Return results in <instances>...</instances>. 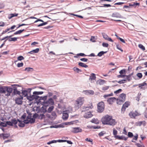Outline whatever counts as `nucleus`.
Masks as SVG:
<instances>
[{
    "label": "nucleus",
    "mask_w": 147,
    "mask_h": 147,
    "mask_svg": "<svg viewBox=\"0 0 147 147\" xmlns=\"http://www.w3.org/2000/svg\"><path fill=\"white\" fill-rule=\"evenodd\" d=\"M102 123L104 125H108L113 126L117 123L115 120L112 118V116L108 115L103 117L101 119Z\"/></svg>",
    "instance_id": "1"
},
{
    "label": "nucleus",
    "mask_w": 147,
    "mask_h": 147,
    "mask_svg": "<svg viewBox=\"0 0 147 147\" xmlns=\"http://www.w3.org/2000/svg\"><path fill=\"white\" fill-rule=\"evenodd\" d=\"M85 101L84 97H80L78 98L74 102V107L76 110H78L81 108Z\"/></svg>",
    "instance_id": "2"
},
{
    "label": "nucleus",
    "mask_w": 147,
    "mask_h": 147,
    "mask_svg": "<svg viewBox=\"0 0 147 147\" xmlns=\"http://www.w3.org/2000/svg\"><path fill=\"white\" fill-rule=\"evenodd\" d=\"M13 89L11 88L5 86H0V95L4 94L7 96L10 95Z\"/></svg>",
    "instance_id": "3"
},
{
    "label": "nucleus",
    "mask_w": 147,
    "mask_h": 147,
    "mask_svg": "<svg viewBox=\"0 0 147 147\" xmlns=\"http://www.w3.org/2000/svg\"><path fill=\"white\" fill-rule=\"evenodd\" d=\"M105 105L104 102L101 101L97 104V111L100 113L103 111L105 109Z\"/></svg>",
    "instance_id": "4"
},
{
    "label": "nucleus",
    "mask_w": 147,
    "mask_h": 147,
    "mask_svg": "<svg viewBox=\"0 0 147 147\" xmlns=\"http://www.w3.org/2000/svg\"><path fill=\"white\" fill-rule=\"evenodd\" d=\"M140 115L138 111L136 110L130 111L129 114V115L131 118L135 119L136 117L139 116Z\"/></svg>",
    "instance_id": "5"
},
{
    "label": "nucleus",
    "mask_w": 147,
    "mask_h": 147,
    "mask_svg": "<svg viewBox=\"0 0 147 147\" xmlns=\"http://www.w3.org/2000/svg\"><path fill=\"white\" fill-rule=\"evenodd\" d=\"M54 104V102L53 99L52 98H49L47 101H45L44 103V105L47 107V106L53 105Z\"/></svg>",
    "instance_id": "6"
},
{
    "label": "nucleus",
    "mask_w": 147,
    "mask_h": 147,
    "mask_svg": "<svg viewBox=\"0 0 147 147\" xmlns=\"http://www.w3.org/2000/svg\"><path fill=\"white\" fill-rule=\"evenodd\" d=\"M82 131V129L78 127H72L71 130V132L75 134L81 132Z\"/></svg>",
    "instance_id": "7"
},
{
    "label": "nucleus",
    "mask_w": 147,
    "mask_h": 147,
    "mask_svg": "<svg viewBox=\"0 0 147 147\" xmlns=\"http://www.w3.org/2000/svg\"><path fill=\"white\" fill-rule=\"evenodd\" d=\"M130 102H129L127 101L123 104L121 109V112L122 113H124L126 108L130 105Z\"/></svg>",
    "instance_id": "8"
},
{
    "label": "nucleus",
    "mask_w": 147,
    "mask_h": 147,
    "mask_svg": "<svg viewBox=\"0 0 147 147\" xmlns=\"http://www.w3.org/2000/svg\"><path fill=\"white\" fill-rule=\"evenodd\" d=\"M35 121V119L33 118H29L28 117H27L26 119L25 120L23 121V122L25 124H28L29 123H34Z\"/></svg>",
    "instance_id": "9"
},
{
    "label": "nucleus",
    "mask_w": 147,
    "mask_h": 147,
    "mask_svg": "<svg viewBox=\"0 0 147 147\" xmlns=\"http://www.w3.org/2000/svg\"><path fill=\"white\" fill-rule=\"evenodd\" d=\"M138 86V88L140 90H144L147 88V84L145 82L139 84L138 85H135V86Z\"/></svg>",
    "instance_id": "10"
},
{
    "label": "nucleus",
    "mask_w": 147,
    "mask_h": 147,
    "mask_svg": "<svg viewBox=\"0 0 147 147\" xmlns=\"http://www.w3.org/2000/svg\"><path fill=\"white\" fill-rule=\"evenodd\" d=\"M96 78L95 74L94 73H92L90 76L89 80L91 83H94L96 80Z\"/></svg>",
    "instance_id": "11"
},
{
    "label": "nucleus",
    "mask_w": 147,
    "mask_h": 147,
    "mask_svg": "<svg viewBox=\"0 0 147 147\" xmlns=\"http://www.w3.org/2000/svg\"><path fill=\"white\" fill-rule=\"evenodd\" d=\"M116 100V98L115 97H111L107 100V102L110 105H112L115 102Z\"/></svg>",
    "instance_id": "12"
},
{
    "label": "nucleus",
    "mask_w": 147,
    "mask_h": 147,
    "mask_svg": "<svg viewBox=\"0 0 147 147\" xmlns=\"http://www.w3.org/2000/svg\"><path fill=\"white\" fill-rule=\"evenodd\" d=\"M93 106L92 102H89L87 105V106H84L83 109L86 110H89L90 109H92L93 108Z\"/></svg>",
    "instance_id": "13"
},
{
    "label": "nucleus",
    "mask_w": 147,
    "mask_h": 147,
    "mask_svg": "<svg viewBox=\"0 0 147 147\" xmlns=\"http://www.w3.org/2000/svg\"><path fill=\"white\" fill-rule=\"evenodd\" d=\"M23 97L20 96L19 98H16L15 99V102L16 104L18 105H21L22 102Z\"/></svg>",
    "instance_id": "14"
},
{
    "label": "nucleus",
    "mask_w": 147,
    "mask_h": 147,
    "mask_svg": "<svg viewBox=\"0 0 147 147\" xmlns=\"http://www.w3.org/2000/svg\"><path fill=\"white\" fill-rule=\"evenodd\" d=\"M126 97V94L124 93H122L119 96V98L120 99V100L124 102L125 100Z\"/></svg>",
    "instance_id": "15"
},
{
    "label": "nucleus",
    "mask_w": 147,
    "mask_h": 147,
    "mask_svg": "<svg viewBox=\"0 0 147 147\" xmlns=\"http://www.w3.org/2000/svg\"><path fill=\"white\" fill-rule=\"evenodd\" d=\"M102 35L103 37L105 39L111 42L113 41L112 39L111 38L109 37L106 34L103 33L102 34Z\"/></svg>",
    "instance_id": "16"
},
{
    "label": "nucleus",
    "mask_w": 147,
    "mask_h": 147,
    "mask_svg": "<svg viewBox=\"0 0 147 147\" xmlns=\"http://www.w3.org/2000/svg\"><path fill=\"white\" fill-rule=\"evenodd\" d=\"M83 92L86 95H93L94 94V92L92 90H85L83 91Z\"/></svg>",
    "instance_id": "17"
},
{
    "label": "nucleus",
    "mask_w": 147,
    "mask_h": 147,
    "mask_svg": "<svg viewBox=\"0 0 147 147\" xmlns=\"http://www.w3.org/2000/svg\"><path fill=\"white\" fill-rule=\"evenodd\" d=\"M92 116V115L90 112L86 113L84 115V117L86 118L91 117Z\"/></svg>",
    "instance_id": "18"
},
{
    "label": "nucleus",
    "mask_w": 147,
    "mask_h": 147,
    "mask_svg": "<svg viewBox=\"0 0 147 147\" xmlns=\"http://www.w3.org/2000/svg\"><path fill=\"white\" fill-rule=\"evenodd\" d=\"M22 94L23 96L24 97H26L27 98V96L30 94V92H29L27 90H24L22 91Z\"/></svg>",
    "instance_id": "19"
},
{
    "label": "nucleus",
    "mask_w": 147,
    "mask_h": 147,
    "mask_svg": "<svg viewBox=\"0 0 147 147\" xmlns=\"http://www.w3.org/2000/svg\"><path fill=\"white\" fill-rule=\"evenodd\" d=\"M115 138L118 140H127V138H126L125 137L123 136H120L119 135H117V136H115Z\"/></svg>",
    "instance_id": "20"
},
{
    "label": "nucleus",
    "mask_w": 147,
    "mask_h": 147,
    "mask_svg": "<svg viewBox=\"0 0 147 147\" xmlns=\"http://www.w3.org/2000/svg\"><path fill=\"white\" fill-rule=\"evenodd\" d=\"M105 81L102 79H99L96 82V83L97 84H99L100 85H102L104 84Z\"/></svg>",
    "instance_id": "21"
},
{
    "label": "nucleus",
    "mask_w": 147,
    "mask_h": 147,
    "mask_svg": "<svg viewBox=\"0 0 147 147\" xmlns=\"http://www.w3.org/2000/svg\"><path fill=\"white\" fill-rule=\"evenodd\" d=\"M18 125L20 127H23L25 125L24 123H23L22 121L18 120Z\"/></svg>",
    "instance_id": "22"
},
{
    "label": "nucleus",
    "mask_w": 147,
    "mask_h": 147,
    "mask_svg": "<svg viewBox=\"0 0 147 147\" xmlns=\"http://www.w3.org/2000/svg\"><path fill=\"white\" fill-rule=\"evenodd\" d=\"M33 96L34 94L33 95H31L30 93V94H29L28 96H27V99L30 101H32L34 100Z\"/></svg>",
    "instance_id": "23"
},
{
    "label": "nucleus",
    "mask_w": 147,
    "mask_h": 147,
    "mask_svg": "<svg viewBox=\"0 0 147 147\" xmlns=\"http://www.w3.org/2000/svg\"><path fill=\"white\" fill-rule=\"evenodd\" d=\"M78 65L79 66L81 67H84L85 68H87L88 67V66L87 65L82 62L79 63Z\"/></svg>",
    "instance_id": "24"
},
{
    "label": "nucleus",
    "mask_w": 147,
    "mask_h": 147,
    "mask_svg": "<svg viewBox=\"0 0 147 147\" xmlns=\"http://www.w3.org/2000/svg\"><path fill=\"white\" fill-rule=\"evenodd\" d=\"M68 117V115L66 113H64L63 114L62 118L63 119H67Z\"/></svg>",
    "instance_id": "25"
},
{
    "label": "nucleus",
    "mask_w": 147,
    "mask_h": 147,
    "mask_svg": "<svg viewBox=\"0 0 147 147\" xmlns=\"http://www.w3.org/2000/svg\"><path fill=\"white\" fill-rule=\"evenodd\" d=\"M121 100L119 98H116V102L117 103V104H118L119 105H121L123 102H124L123 101H122L120 100Z\"/></svg>",
    "instance_id": "26"
},
{
    "label": "nucleus",
    "mask_w": 147,
    "mask_h": 147,
    "mask_svg": "<svg viewBox=\"0 0 147 147\" xmlns=\"http://www.w3.org/2000/svg\"><path fill=\"white\" fill-rule=\"evenodd\" d=\"M25 30L23 29L22 30H20L15 32L14 33V34L16 35L18 34H20L22 32Z\"/></svg>",
    "instance_id": "27"
},
{
    "label": "nucleus",
    "mask_w": 147,
    "mask_h": 147,
    "mask_svg": "<svg viewBox=\"0 0 147 147\" xmlns=\"http://www.w3.org/2000/svg\"><path fill=\"white\" fill-rule=\"evenodd\" d=\"M3 137L4 139L8 138L9 136V134H3Z\"/></svg>",
    "instance_id": "28"
},
{
    "label": "nucleus",
    "mask_w": 147,
    "mask_h": 147,
    "mask_svg": "<svg viewBox=\"0 0 147 147\" xmlns=\"http://www.w3.org/2000/svg\"><path fill=\"white\" fill-rule=\"evenodd\" d=\"M120 16L119 14L117 13H114L112 14V16L113 17L118 18Z\"/></svg>",
    "instance_id": "29"
},
{
    "label": "nucleus",
    "mask_w": 147,
    "mask_h": 147,
    "mask_svg": "<svg viewBox=\"0 0 147 147\" xmlns=\"http://www.w3.org/2000/svg\"><path fill=\"white\" fill-rule=\"evenodd\" d=\"M139 3H132L129 4V6H134L135 5H139Z\"/></svg>",
    "instance_id": "30"
},
{
    "label": "nucleus",
    "mask_w": 147,
    "mask_h": 147,
    "mask_svg": "<svg viewBox=\"0 0 147 147\" xmlns=\"http://www.w3.org/2000/svg\"><path fill=\"white\" fill-rule=\"evenodd\" d=\"M73 70L74 71L77 73H79V72H81L82 71V70L81 69L76 67H74L73 68Z\"/></svg>",
    "instance_id": "31"
},
{
    "label": "nucleus",
    "mask_w": 147,
    "mask_h": 147,
    "mask_svg": "<svg viewBox=\"0 0 147 147\" xmlns=\"http://www.w3.org/2000/svg\"><path fill=\"white\" fill-rule=\"evenodd\" d=\"M115 36H116L117 38L118 39H119L122 42H123V43H125V40L124 39H123L120 38L118 36H117V35H115Z\"/></svg>",
    "instance_id": "32"
},
{
    "label": "nucleus",
    "mask_w": 147,
    "mask_h": 147,
    "mask_svg": "<svg viewBox=\"0 0 147 147\" xmlns=\"http://www.w3.org/2000/svg\"><path fill=\"white\" fill-rule=\"evenodd\" d=\"M107 52V51L104 52L102 51L99 53L98 54V56L99 57H101L104 54L106 53Z\"/></svg>",
    "instance_id": "33"
},
{
    "label": "nucleus",
    "mask_w": 147,
    "mask_h": 147,
    "mask_svg": "<svg viewBox=\"0 0 147 147\" xmlns=\"http://www.w3.org/2000/svg\"><path fill=\"white\" fill-rule=\"evenodd\" d=\"M43 92L42 91L41 92H36L34 91L33 92V94L35 95L41 94L43 93Z\"/></svg>",
    "instance_id": "34"
},
{
    "label": "nucleus",
    "mask_w": 147,
    "mask_h": 147,
    "mask_svg": "<svg viewBox=\"0 0 147 147\" xmlns=\"http://www.w3.org/2000/svg\"><path fill=\"white\" fill-rule=\"evenodd\" d=\"M113 96V93H111V94H105L103 96V97L105 98H106L107 97H109L111 96Z\"/></svg>",
    "instance_id": "35"
},
{
    "label": "nucleus",
    "mask_w": 147,
    "mask_h": 147,
    "mask_svg": "<svg viewBox=\"0 0 147 147\" xmlns=\"http://www.w3.org/2000/svg\"><path fill=\"white\" fill-rule=\"evenodd\" d=\"M122 90L121 89H119L115 91L114 92V93L116 94H117L121 92H122Z\"/></svg>",
    "instance_id": "36"
},
{
    "label": "nucleus",
    "mask_w": 147,
    "mask_h": 147,
    "mask_svg": "<svg viewBox=\"0 0 147 147\" xmlns=\"http://www.w3.org/2000/svg\"><path fill=\"white\" fill-rule=\"evenodd\" d=\"M11 121L13 124L14 125H16L18 123V120H17L15 119H12L11 120Z\"/></svg>",
    "instance_id": "37"
},
{
    "label": "nucleus",
    "mask_w": 147,
    "mask_h": 147,
    "mask_svg": "<svg viewBox=\"0 0 147 147\" xmlns=\"http://www.w3.org/2000/svg\"><path fill=\"white\" fill-rule=\"evenodd\" d=\"M127 82V80H123L121 81L117 82L119 84L125 83Z\"/></svg>",
    "instance_id": "38"
},
{
    "label": "nucleus",
    "mask_w": 147,
    "mask_h": 147,
    "mask_svg": "<svg viewBox=\"0 0 147 147\" xmlns=\"http://www.w3.org/2000/svg\"><path fill=\"white\" fill-rule=\"evenodd\" d=\"M54 108V107L53 106L50 107L48 109L47 111L48 113H51V111L53 110Z\"/></svg>",
    "instance_id": "39"
},
{
    "label": "nucleus",
    "mask_w": 147,
    "mask_h": 147,
    "mask_svg": "<svg viewBox=\"0 0 147 147\" xmlns=\"http://www.w3.org/2000/svg\"><path fill=\"white\" fill-rule=\"evenodd\" d=\"M109 88V86H105L102 88V90L103 91L107 90Z\"/></svg>",
    "instance_id": "40"
},
{
    "label": "nucleus",
    "mask_w": 147,
    "mask_h": 147,
    "mask_svg": "<svg viewBox=\"0 0 147 147\" xmlns=\"http://www.w3.org/2000/svg\"><path fill=\"white\" fill-rule=\"evenodd\" d=\"M17 40V38L16 37H14L12 38H9L8 40L9 41H15Z\"/></svg>",
    "instance_id": "41"
},
{
    "label": "nucleus",
    "mask_w": 147,
    "mask_h": 147,
    "mask_svg": "<svg viewBox=\"0 0 147 147\" xmlns=\"http://www.w3.org/2000/svg\"><path fill=\"white\" fill-rule=\"evenodd\" d=\"M45 117V115L43 114H40L38 115V119H42Z\"/></svg>",
    "instance_id": "42"
},
{
    "label": "nucleus",
    "mask_w": 147,
    "mask_h": 147,
    "mask_svg": "<svg viewBox=\"0 0 147 147\" xmlns=\"http://www.w3.org/2000/svg\"><path fill=\"white\" fill-rule=\"evenodd\" d=\"M126 78L127 80L129 82L131 81V76L130 75L128 76H126Z\"/></svg>",
    "instance_id": "43"
},
{
    "label": "nucleus",
    "mask_w": 147,
    "mask_h": 147,
    "mask_svg": "<svg viewBox=\"0 0 147 147\" xmlns=\"http://www.w3.org/2000/svg\"><path fill=\"white\" fill-rule=\"evenodd\" d=\"M24 59V57L22 56H19L17 58V59L18 61H21Z\"/></svg>",
    "instance_id": "44"
},
{
    "label": "nucleus",
    "mask_w": 147,
    "mask_h": 147,
    "mask_svg": "<svg viewBox=\"0 0 147 147\" xmlns=\"http://www.w3.org/2000/svg\"><path fill=\"white\" fill-rule=\"evenodd\" d=\"M119 73L121 75H122L123 74H125V73H126L125 70V69H123L119 71Z\"/></svg>",
    "instance_id": "45"
},
{
    "label": "nucleus",
    "mask_w": 147,
    "mask_h": 147,
    "mask_svg": "<svg viewBox=\"0 0 147 147\" xmlns=\"http://www.w3.org/2000/svg\"><path fill=\"white\" fill-rule=\"evenodd\" d=\"M85 140L87 142H91V143L92 144H93V140L92 139L90 138H87L85 139Z\"/></svg>",
    "instance_id": "46"
},
{
    "label": "nucleus",
    "mask_w": 147,
    "mask_h": 147,
    "mask_svg": "<svg viewBox=\"0 0 147 147\" xmlns=\"http://www.w3.org/2000/svg\"><path fill=\"white\" fill-rule=\"evenodd\" d=\"M113 134L115 136H117V131L115 129H114L113 131Z\"/></svg>",
    "instance_id": "47"
},
{
    "label": "nucleus",
    "mask_w": 147,
    "mask_h": 147,
    "mask_svg": "<svg viewBox=\"0 0 147 147\" xmlns=\"http://www.w3.org/2000/svg\"><path fill=\"white\" fill-rule=\"evenodd\" d=\"M57 142V140H52L50 142H48L47 143V144H52V143H56Z\"/></svg>",
    "instance_id": "48"
},
{
    "label": "nucleus",
    "mask_w": 147,
    "mask_h": 147,
    "mask_svg": "<svg viewBox=\"0 0 147 147\" xmlns=\"http://www.w3.org/2000/svg\"><path fill=\"white\" fill-rule=\"evenodd\" d=\"M136 76L139 78H141L142 77V74L141 73H138L137 74Z\"/></svg>",
    "instance_id": "49"
},
{
    "label": "nucleus",
    "mask_w": 147,
    "mask_h": 147,
    "mask_svg": "<svg viewBox=\"0 0 147 147\" xmlns=\"http://www.w3.org/2000/svg\"><path fill=\"white\" fill-rule=\"evenodd\" d=\"M31 70H33V69L32 68L28 67L26 68L25 70L26 71L28 72H29L30 71H31Z\"/></svg>",
    "instance_id": "50"
},
{
    "label": "nucleus",
    "mask_w": 147,
    "mask_h": 147,
    "mask_svg": "<svg viewBox=\"0 0 147 147\" xmlns=\"http://www.w3.org/2000/svg\"><path fill=\"white\" fill-rule=\"evenodd\" d=\"M39 50V48H37L35 49L32 50L34 53H38Z\"/></svg>",
    "instance_id": "51"
},
{
    "label": "nucleus",
    "mask_w": 147,
    "mask_h": 147,
    "mask_svg": "<svg viewBox=\"0 0 147 147\" xmlns=\"http://www.w3.org/2000/svg\"><path fill=\"white\" fill-rule=\"evenodd\" d=\"M128 136L129 138H132L133 136V135L132 133L129 132L128 133Z\"/></svg>",
    "instance_id": "52"
},
{
    "label": "nucleus",
    "mask_w": 147,
    "mask_h": 147,
    "mask_svg": "<svg viewBox=\"0 0 147 147\" xmlns=\"http://www.w3.org/2000/svg\"><path fill=\"white\" fill-rule=\"evenodd\" d=\"M102 45L103 47H107L109 45L107 43L103 42L102 44Z\"/></svg>",
    "instance_id": "53"
},
{
    "label": "nucleus",
    "mask_w": 147,
    "mask_h": 147,
    "mask_svg": "<svg viewBox=\"0 0 147 147\" xmlns=\"http://www.w3.org/2000/svg\"><path fill=\"white\" fill-rule=\"evenodd\" d=\"M138 46L139 48L143 50H145V47L142 45L141 44L139 45Z\"/></svg>",
    "instance_id": "54"
},
{
    "label": "nucleus",
    "mask_w": 147,
    "mask_h": 147,
    "mask_svg": "<svg viewBox=\"0 0 147 147\" xmlns=\"http://www.w3.org/2000/svg\"><path fill=\"white\" fill-rule=\"evenodd\" d=\"M6 124L7 125H8L10 126H12L13 124L12 123V122L11 121H6Z\"/></svg>",
    "instance_id": "55"
},
{
    "label": "nucleus",
    "mask_w": 147,
    "mask_h": 147,
    "mask_svg": "<svg viewBox=\"0 0 147 147\" xmlns=\"http://www.w3.org/2000/svg\"><path fill=\"white\" fill-rule=\"evenodd\" d=\"M116 47L117 49H118V50L121 51V52L123 51V50H122L121 48H120V46L119 45H116Z\"/></svg>",
    "instance_id": "56"
},
{
    "label": "nucleus",
    "mask_w": 147,
    "mask_h": 147,
    "mask_svg": "<svg viewBox=\"0 0 147 147\" xmlns=\"http://www.w3.org/2000/svg\"><path fill=\"white\" fill-rule=\"evenodd\" d=\"M105 134V133H104L103 131H102L98 134V135L99 136L101 137L103 136Z\"/></svg>",
    "instance_id": "57"
},
{
    "label": "nucleus",
    "mask_w": 147,
    "mask_h": 147,
    "mask_svg": "<svg viewBox=\"0 0 147 147\" xmlns=\"http://www.w3.org/2000/svg\"><path fill=\"white\" fill-rule=\"evenodd\" d=\"M12 36L11 35V36H5L3 38L1 39V41H2V40H6V39L7 40V38H10L11 37V36Z\"/></svg>",
    "instance_id": "58"
},
{
    "label": "nucleus",
    "mask_w": 147,
    "mask_h": 147,
    "mask_svg": "<svg viewBox=\"0 0 147 147\" xmlns=\"http://www.w3.org/2000/svg\"><path fill=\"white\" fill-rule=\"evenodd\" d=\"M0 125H1L4 127H6L7 126L6 122L5 123L3 122H1L0 124Z\"/></svg>",
    "instance_id": "59"
},
{
    "label": "nucleus",
    "mask_w": 147,
    "mask_h": 147,
    "mask_svg": "<svg viewBox=\"0 0 147 147\" xmlns=\"http://www.w3.org/2000/svg\"><path fill=\"white\" fill-rule=\"evenodd\" d=\"M23 63H18L17 64V66L18 67H20L23 66Z\"/></svg>",
    "instance_id": "60"
},
{
    "label": "nucleus",
    "mask_w": 147,
    "mask_h": 147,
    "mask_svg": "<svg viewBox=\"0 0 147 147\" xmlns=\"http://www.w3.org/2000/svg\"><path fill=\"white\" fill-rule=\"evenodd\" d=\"M136 145L138 147H144L143 145L139 143H137L136 144Z\"/></svg>",
    "instance_id": "61"
},
{
    "label": "nucleus",
    "mask_w": 147,
    "mask_h": 147,
    "mask_svg": "<svg viewBox=\"0 0 147 147\" xmlns=\"http://www.w3.org/2000/svg\"><path fill=\"white\" fill-rule=\"evenodd\" d=\"M10 30V28H7V29H6L5 31H4L2 33V34H5V33L7 32H8V31L9 30Z\"/></svg>",
    "instance_id": "62"
},
{
    "label": "nucleus",
    "mask_w": 147,
    "mask_h": 147,
    "mask_svg": "<svg viewBox=\"0 0 147 147\" xmlns=\"http://www.w3.org/2000/svg\"><path fill=\"white\" fill-rule=\"evenodd\" d=\"M80 60L83 61L84 62H87V61L88 60V59H87L85 58H83L81 59H80Z\"/></svg>",
    "instance_id": "63"
},
{
    "label": "nucleus",
    "mask_w": 147,
    "mask_h": 147,
    "mask_svg": "<svg viewBox=\"0 0 147 147\" xmlns=\"http://www.w3.org/2000/svg\"><path fill=\"white\" fill-rule=\"evenodd\" d=\"M33 118L35 119V118H36L37 117H38V115L36 113L35 114L33 115Z\"/></svg>",
    "instance_id": "64"
}]
</instances>
